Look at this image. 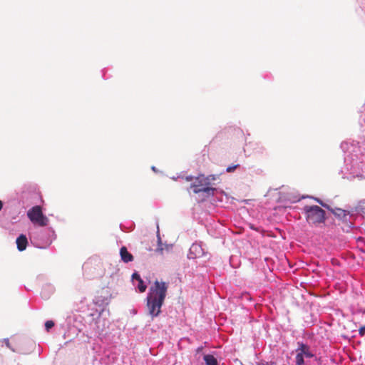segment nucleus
<instances>
[{"label": "nucleus", "instance_id": "9b49d317", "mask_svg": "<svg viewBox=\"0 0 365 365\" xmlns=\"http://www.w3.org/2000/svg\"><path fill=\"white\" fill-rule=\"evenodd\" d=\"M206 255L207 252H205V250L202 248L201 243L195 242L190 247L189 252L187 254V258L190 259H194L196 258L205 257Z\"/></svg>", "mask_w": 365, "mask_h": 365}, {"label": "nucleus", "instance_id": "b1692460", "mask_svg": "<svg viewBox=\"0 0 365 365\" xmlns=\"http://www.w3.org/2000/svg\"><path fill=\"white\" fill-rule=\"evenodd\" d=\"M3 341L4 342L7 348H9L11 351L13 352H16V353H20L18 350H16V349H14L10 344L9 342V340L8 338H4L3 339Z\"/></svg>", "mask_w": 365, "mask_h": 365}, {"label": "nucleus", "instance_id": "f3484780", "mask_svg": "<svg viewBox=\"0 0 365 365\" xmlns=\"http://www.w3.org/2000/svg\"><path fill=\"white\" fill-rule=\"evenodd\" d=\"M120 255L121 259L125 263L132 262L133 259V255L128 251L125 247H122L120 248Z\"/></svg>", "mask_w": 365, "mask_h": 365}, {"label": "nucleus", "instance_id": "4468645a", "mask_svg": "<svg viewBox=\"0 0 365 365\" xmlns=\"http://www.w3.org/2000/svg\"><path fill=\"white\" fill-rule=\"evenodd\" d=\"M217 354L216 351H213L210 354H205L203 355V360L205 365H219L217 360Z\"/></svg>", "mask_w": 365, "mask_h": 365}, {"label": "nucleus", "instance_id": "e433bc0d", "mask_svg": "<svg viewBox=\"0 0 365 365\" xmlns=\"http://www.w3.org/2000/svg\"><path fill=\"white\" fill-rule=\"evenodd\" d=\"M260 150H261V152H263V150H264V147H261Z\"/></svg>", "mask_w": 365, "mask_h": 365}, {"label": "nucleus", "instance_id": "7c9ffc66", "mask_svg": "<svg viewBox=\"0 0 365 365\" xmlns=\"http://www.w3.org/2000/svg\"><path fill=\"white\" fill-rule=\"evenodd\" d=\"M19 220V216L18 215L14 216L11 219V224L16 223Z\"/></svg>", "mask_w": 365, "mask_h": 365}, {"label": "nucleus", "instance_id": "4be33fe9", "mask_svg": "<svg viewBox=\"0 0 365 365\" xmlns=\"http://www.w3.org/2000/svg\"><path fill=\"white\" fill-rule=\"evenodd\" d=\"M297 352V354L299 355L300 356L303 358L307 359H312L315 356L314 354L312 351H295Z\"/></svg>", "mask_w": 365, "mask_h": 365}, {"label": "nucleus", "instance_id": "a878e982", "mask_svg": "<svg viewBox=\"0 0 365 365\" xmlns=\"http://www.w3.org/2000/svg\"><path fill=\"white\" fill-rule=\"evenodd\" d=\"M295 364L296 365H305L304 358L300 356L298 354H296Z\"/></svg>", "mask_w": 365, "mask_h": 365}, {"label": "nucleus", "instance_id": "20e7f679", "mask_svg": "<svg viewBox=\"0 0 365 365\" xmlns=\"http://www.w3.org/2000/svg\"><path fill=\"white\" fill-rule=\"evenodd\" d=\"M190 189L197 195L198 201H205L210 199L214 202H222L223 196L227 197L224 191L212 186L204 185L200 181L195 180L190 185Z\"/></svg>", "mask_w": 365, "mask_h": 365}, {"label": "nucleus", "instance_id": "393cba45", "mask_svg": "<svg viewBox=\"0 0 365 365\" xmlns=\"http://www.w3.org/2000/svg\"><path fill=\"white\" fill-rule=\"evenodd\" d=\"M55 325V323L52 320H47L45 322V329L46 331H50L51 329H52Z\"/></svg>", "mask_w": 365, "mask_h": 365}, {"label": "nucleus", "instance_id": "39448f33", "mask_svg": "<svg viewBox=\"0 0 365 365\" xmlns=\"http://www.w3.org/2000/svg\"><path fill=\"white\" fill-rule=\"evenodd\" d=\"M17 198L24 208L37 204L40 200L37 185L31 182L23 185L17 192Z\"/></svg>", "mask_w": 365, "mask_h": 365}, {"label": "nucleus", "instance_id": "1a4fd4ad", "mask_svg": "<svg viewBox=\"0 0 365 365\" xmlns=\"http://www.w3.org/2000/svg\"><path fill=\"white\" fill-rule=\"evenodd\" d=\"M94 303L100 307V309L98 310L99 312L98 317L96 319V324L98 329V333L99 335L103 334V329L100 328V324L101 322V317L104 315L106 312L104 306H106L109 304L110 299L106 297L97 296L93 299Z\"/></svg>", "mask_w": 365, "mask_h": 365}, {"label": "nucleus", "instance_id": "c85d7f7f", "mask_svg": "<svg viewBox=\"0 0 365 365\" xmlns=\"http://www.w3.org/2000/svg\"><path fill=\"white\" fill-rule=\"evenodd\" d=\"M359 335L361 336H365V326L364 327H361L359 330Z\"/></svg>", "mask_w": 365, "mask_h": 365}, {"label": "nucleus", "instance_id": "bb28decb", "mask_svg": "<svg viewBox=\"0 0 365 365\" xmlns=\"http://www.w3.org/2000/svg\"><path fill=\"white\" fill-rule=\"evenodd\" d=\"M238 167H240L239 164H236V165L228 166L226 168V171L227 173H232V172L235 171L236 170V168H237Z\"/></svg>", "mask_w": 365, "mask_h": 365}, {"label": "nucleus", "instance_id": "a211bd4d", "mask_svg": "<svg viewBox=\"0 0 365 365\" xmlns=\"http://www.w3.org/2000/svg\"><path fill=\"white\" fill-rule=\"evenodd\" d=\"M364 203L365 200H361L358 202V205L354 208L353 212H355L356 215H364L365 213L364 210Z\"/></svg>", "mask_w": 365, "mask_h": 365}, {"label": "nucleus", "instance_id": "6e6552de", "mask_svg": "<svg viewBox=\"0 0 365 365\" xmlns=\"http://www.w3.org/2000/svg\"><path fill=\"white\" fill-rule=\"evenodd\" d=\"M27 217L34 224V227H45L49 222L48 218L43 215L38 205H34L29 209L27 212Z\"/></svg>", "mask_w": 365, "mask_h": 365}, {"label": "nucleus", "instance_id": "aec40b11", "mask_svg": "<svg viewBox=\"0 0 365 365\" xmlns=\"http://www.w3.org/2000/svg\"><path fill=\"white\" fill-rule=\"evenodd\" d=\"M297 348L295 351H312L311 347L307 344L304 343L302 341H298L297 342Z\"/></svg>", "mask_w": 365, "mask_h": 365}, {"label": "nucleus", "instance_id": "cd10ccee", "mask_svg": "<svg viewBox=\"0 0 365 365\" xmlns=\"http://www.w3.org/2000/svg\"><path fill=\"white\" fill-rule=\"evenodd\" d=\"M359 123L360 125V127L361 129H363L364 130H365V118L364 117H362L361 116L359 120Z\"/></svg>", "mask_w": 365, "mask_h": 365}, {"label": "nucleus", "instance_id": "72a5a7b5", "mask_svg": "<svg viewBox=\"0 0 365 365\" xmlns=\"http://www.w3.org/2000/svg\"><path fill=\"white\" fill-rule=\"evenodd\" d=\"M202 350H203V346H199L197 348L196 352L198 354V353L201 352Z\"/></svg>", "mask_w": 365, "mask_h": 365}, {"label": "nucleus", "instance_id": "f03ea898", "mask_svg": "<svg viewBox=\"0 0 365 365\" xmlns=\"http://www.w3.org/2000/svg\"><path fill=\"white\" fill-rule=\"evenodd\" d=\"M168 284L165 282L155 281L146 297L148 314L153 319L161 313V308L166 298Z\"/></svg>", "mask_w": 365, "mask_h": 365}, {"label": "nucleus", "instance_id": "9d476101", "mask_svg": "<svg viewBox=\"0 0 365 365\" xmlns=\"http://www.w3.org/2000/svg\"><path fill=\"white\" fill-rule=\"evenodd\" d=\"M331 213L346 225V232L349 231V229L354 227V223L351 221L353 214H350L349 212L338 207L333 209Z\"/></svg>", "mask_w": 365, "mask_h": 365}, {"label": "nucleus", "instance_id": "dca6fc26", "mask_svg": "<svg viewBox=\"0 0 365 365\" xmlns=\"http://www.w3.org/2000/svg\"><path fill=\"white\" fill-rule=\"evenodd\" d=\"M54 291L55 287L53 285H52L51 284H46L43 286L41 292V297L45 299H47L51 297V295L54 292Z\"/></svg>", "mask_w": 365, "mask_h": 365}, {"label": "nucleus", "instance_id": "f257e3e1", "mask_svg": "<svg viewBox=\"0 0 365 365\" xmlns=\"http://www.w3.org/2000/svg\"><path fill=\"white\" fill-rule=\"evenodd\" d=\"M340 148L344 153V165L341 170L343 178L365 179V140L344 141Z\"/></svg>", "mask_w": 365, "mask_h": 365}, {"label": "nucleus", "instance_id": "412c9836", "mask_svg": "<svg viewBox=\"0 0 365 365\" xmlns=\"http://www.w3.org/2000/svg\"><path fill=\"white\" fill-rule=\"evenodd\" d=\"M307 197L312 198V199H314L317 202H318L320 205H322L323 201H322L321 199H319V198H318V197H310V196H309V195H307V196L303 195V196H301V197H299V196H298V195H295V196H294V197H292V199H290V200H291L293 202H299V201H300L302 199H304V198H307Z\"/></svg>", "mask_w": 365, "mask_h": 365}, {"label": "nucleus", "instance_id": "0eeeda50", "mask_svg": "<svg viewBox=\"0 0 365 365\" xmlns=\"http://www.w3.org/2000/svg\"><path fill=\"white\" fill-rule=\"evenodd\" d=\"M84 275L88 278L99 277L102 275V264L97 257L89 258L82 266Z\"/></svg>", "mask_w": 365, "mask_h": 365}, {"label": "nucleus", "instance_id": "f8f14e48", "mask_svg": "<svg viewBox=\"0 0 365 365\" xmlns=\"http://www.w3.org/2000/svg\"><path fill=\"white\" fill-rule=\"evenodd\" d=\"M131 281L135 289L139 292L143 293L147 289V284L143 280L138 272H134L131 277Z\"/></svg>", "mask_w": 365, "mask_h": 365}, {"label": "nucleus", "instance_id": "5701e85b", "mask_svg": "<svg viewBox=\"0 0 365 365\" xmlns=\"http://www.w3.org/2000/svg\"><path fill=\"white\" fill-rule=\"evenodd\" d=\"M157 237H158V247L156 249V251L158 252H162L163 250V242H162L161 238L160 237L159 231H158Z\"/></svg>", "mask_w": 365, "mask_h": 365}, {"label": "nucleus", "instance_id": "c756f323", "mask_svg": "<svg viewBox=\"0 0 365 365\" xmlns=\"http://www.w3.org/2000/svg\"><path fill=\"white\" fill-rule=\"evenodd\" d=\"M322 206L326 209H327L328 210H329L331 212V210L334 209L332 208L331 206H329L328 204L325 203V202H322Z\"/></svg>", "mask_w": 365, "mask_h": 365}, {"label": "nucleus", "instance_id": "473e14b6", "mask_svg": "<svg viewBox=\"0 0 365 365\" xmlns=\"http://www.w3.org/2000/svg\"><path fill=\"white\" fill-rule=\"evenodd\" d=\"M263 365H277V362L273 361H267V362L264 363Z\"/></svg>", "mask_w": 365, "mask_h": 365}, {"label": "nucleus", "instance_id": "423d86ee", "mask_svg": "<svg viewBox=\"0 0 365 365\" xmlns=\"http://www.w3.org/2000/svg\"><path fill=\"white\" fill-rule=\"evenodd\" d=\"M303 212L307 222L312 225L324 223L327 220L326 212L318 205H306Z\"/></svg>", "mask_w": 365, "mask_h": 365}, {"label": "nucleus", "instance_id": "ddd939ff", "mask_svg": "<svg viewBox=\"0 0 365 365\" xmlns=\"http://www.w3.org/2000/svg\"><path fill=\"white\" fill-rule=\"evenodd\" d=\"M16 244L17 250L19 252L24 251L29 245V241L26 235L25 234H20L16 237Z\"/></svg>", "mask_w": 365, "mask_h": 365}, {"label": "nucleus", "instance_id": "2f4dec72", "mask_svg": "<svg viewBox=\"0 0 365 365\" xmlns=\"http://www.w3.org/2000/svg\"><path fill=\"white\" fill-rule=\"evenodd\" d=\"M195 178H196V177H193V176H192V175H188V176H186L185 180H186L187 181H192V180H194V181H195Z\"/></svg>", "mask_w": 365, "mask_h": 365}, {"label": "nucleus", "instance_id": "c9c22d12", "mask_svg": "<svg viewBox=\"0 0 365 365\" xmlns=\"http://www.w3.org/2000/svg\"><path fill=\"white\" fill-rule=\"evenodd\" d=\"M3 207V202L0 200V211L1 210Z\"/></svg>", "mask_w": 365, "mask_h": 365}, {"label": "nucleus", "instance_id": "2eb2a0df", "mask_svg": "<svg viewBox=\"0 0 365 365\" xmlns=\"http://www.w3.org/2000/svg\"><path fill=\"white\" fill-rule=\"evenodd\" d=\"M219 178L218 175H210L208 176H205L204 175H200L195 178L197 180L200 181L203 183L204 185L210 186L211 182L217 180Z\"/></svg>", "mask_w": 365, "mask_h": 365}, {"label": "nucleus", "instance_id": "7ed1b4c3", "mask_svg": "<svg viewBox=\"0 0 365 365\" xmlns=\"http://www.w3.org/2000/svg\"><path fill=\"white\" fill-rule=\"evenodd\" d=\"M31 243L37 248L45 249L49 247L56 238L52 227H34L29 232Z\"/></svg>", "mask_w": 365, "mask_h": 365}, {"label": "nucleus", "instance_id": "6ab92c4d", "mask_svg": "<svg viewBox=\"0 0 365 365\" xmlns=\"http://www.w3.org/2000/svg\"><path fill=\"white\" fill-rule=\"evenodd\" d=\"M356 247L362 253H365V238L359 237L356 240Z\"/></svg>", "mask_w": 365, "mask_h": 365}, {"label": "nucleus", "instance_id": "f704fd0d", "mask_svg": "<svg viewBox=\"0 0 365 365\" xmlns=\"http://www.w3.org/2000/svg\"><path fill=\"white\" fill-rule=\"evenodd\" d=\"M151 169H152L153 171H154L155 173H157L158 171V169L156 168V167H155V166H152Z\"/></svg>", "mask_w": 365, "mask_h": 365}]
</instances>
